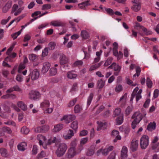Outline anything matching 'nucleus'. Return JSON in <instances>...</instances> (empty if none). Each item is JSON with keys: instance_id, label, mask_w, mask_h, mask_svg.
I'll return each instance as SVG.
<instances>
[{"instance_id": "f257e3e1", "label": "nucleus", "mask_w": 159, "mask_h": 159, "mask_svg": "<svg viewBox=\"0 0 159 159\" xmlns=\"http://www.w3.org/2000/svg\"><path fill=\"white\" fill-rule=\"evenodd\" d=\"M50 105L49 100L45 99L40 103V107L43 109V112L45 114H50L52 112L53 109L52 107H49Z\"/></svg>"}, {"instance_id": "f03ea898", "label": "nucleus", "mask_w": 159, "mask_h": 159, "mask_svg": "<svg viewBox=\"0 0 159 159\" xmlns=\"http://www.w3.org/2000/svg\"><path fill=\"white\" fill-rule=\"evenodd\" d=\"M57 149L56 153L58 157L62 156L65 153L67 148V145L65 143H61L57 145Z\"/></svg>"}, {"instance_id": "7ed1b4c3", "label": "nucleus", "mask_w": 159, "mask_h": 159, "mask_svg": "<svg viewBox=\"0 0 159 159\" xmlns=\"http://www.w3.org/2000/svg\"><path fill=\"white\" fill-rule=\"evenodd\" d=\"M149 144V138L146 135H143L140 138V145L142 149H146Z\"/></svg>"}, {"instance_id": "20e7f679", "label": "nucleus", "mask_w": 159, "mask_h": 159, "mask_svg": "<svg viewBox=\"0 0 159 159\" xmlns=\"http://www.w3.org/2000/svg\"><path fill=\"white\" fill-rule=\"evenodd\" d=\"M77 154L76 149L75 147H71L68 150L66 157L68 158L73 157Z\"/></svg>"}, {"instance_id": "39448f33", "label": "nucleus", "mask_w": 159, "mask_h": 159, "mask_svg": "<svg viewBox=\"0 0 159 159\" xmlns=\"http://www.w3.org/2000/svg\"><path fill=\"white\" fill-rule=\"evenodd\" d=\"M37 139L39 141V145H43L44 149H47V147L46 145H45L46 144L45 137L41 134H39L37 136Z\"/></svg>"}, {"instance_id": "423d86ee", "label": "nucleus", "mask_w": 159, "mask_h": 159, "mask_svg": "<svg viewBox=\"0 0 159 159\" xmlns=\"http://www.w3.org/2000/svg\"><path fill=\"white\" fill-rule=\"evenodd\" d=\"M74 135V131L71 129H69L68 131H64L62 134V136L65 139H70Z\"/></svg>"}, {"instance_id": "0eeeda50", "label": "nucleus", "mask_w": 159, "mask_h": 159, "mask_svg": "<svg viewBox=\"0 0 159 159\" xmlns=\"http://www.w3.org/2000/svg\"><path fill=\"white\" fill-rule=\"evenodd\" d=\"M139 89V88L137 87H136L135 89H134L131 95L130 101H132L133 100L135 96H136V101H138L139 99L141 98V94L137 93Z\"/></svg>"}, {"instance_id": "6e6552de", "label": "nucleus", "mask_w": 159, "mask_h": 159, "mask_svg": "<svg viewBox=\"0 0 159 159\" xmlns=\"http://www.w3.org/2000/svg\"><path fill=\"white\" fill-rule=\"evenodd\" d=\"M113 115L114 116H118V119H123V114L121 112V109L120 108H116L114 110Z\"/></svg>"}, {"instance_id": "1a4fd4ad", "label": "nucleus", "mask_w": 159, "mask_h": 159, "mask_svg": "<svg viewBox=\"0 0 159 159\" xmlns=\"http://www.w3.org/2000/svg\"><path fill=\"white\" fill-rule=\"evenodd\" d=\"M23 8L22 7L18 8V6L16 4H14L12 8L11 13H13L15 12L14 15L15 16H16L20 14Z\"/></svg>"}, {"instance_id": "9d476101", "label": "nucleus", "mask_w": 159, "mask_h": 159, "mask_svg": "<svg viewBox=\"0 0 159 159\" xmlns=\"http://www.w3.org/2000/svg\"><path fill=\"white\" fill-rule=\"evenodd\" d=\"M138 145V140L135 139H134L131 141L130 148L132 151H135L137 149Z\"/></svg>"}, {"instance_id": "9b49d317", "label": "nucleus", "mask_w": 159, "mask_h": 159, "mask_svg": "<svg viewBox=\"0 0 159 159\" xmlns=\"http://www.w3.org/2000/svg\"><path fill=\"white\" fill-rule=\"evenodd\" d=\"M88 141L87 138H83L80 140V144L79 148L78 149V152H80L83 149V146L86 144Z\"/></svg>"}, {"instance_id": "f8f14e48", "label": "nucleus", "mask_w": 159, "mask_h": 159, "mask_svg": "<svg viewBox=\"0 0 159 159\" xmlns=\"http://www.w3.org/2000/svg\"><path fill=\"white\" fill-rule=\"evenodd\" d=\"M39 93L37 91H32L29 93V98L33 100H36L39 97Z\"/></svg>"}, {"instance_id": "ddd939ff", "label": "nucleus", "mask_w": 159, "mask_h": 159, "mask_svg": "<svg viewBox=\"0 0 159 159\" xmlns=\"http://www.w3.org/2000/svg\"><path fill=\"white\" fill-rule=\"evenodd\" d=\"M30 75L32 80H36L37 79L39 76V71L36 69H35L30 72Z\"/></svg>"}, {"instance_id": "4468645a", "label": "nucleus", "mask_w": 159, "mask_h": 159, "mask_svg": "<svg viewBox=\"0 0 159 159\" xmlns=\"http://www.w3.org/2000/svg\"><path fill=\"white\" fill-rule=\"evenodd\" d=\"M91 4V1L88 0L79 4L78 6L79 8L81 9H85L88 6H90Z\"/></svg>"}, {"instance_id": "2eb2a0df", "label": "nucleus", "mask_w": 159, "mask_h": 159, "mask_svg": "<svg viewBox=\"0 0 159 159\" xmlns=\"http://www.w3.org/2000/svg\"><path fill=\"white\" fill-rule=\"evenodd\" d=\"M51 25L56 27L63 26L64 25V23L59 20L52 21L50 24Z\"/></svg>"}, {"instance_id": "dca6fc26", "label": "nucleus", "mask_w": 159, "mask_h": 159, "mask_svg": "<svg viewBox=\"0 0 159 159\" xmlns=\"http://www.w3.org/2000/svg\"><path fill=\"white\" fill-rule=\"evenodd\" d=\"M146 114H142L139 112H135L132 116V119H142L145 118Z\"/></svg>"}, {"instance_id": "f3484780", "label": "nucleus", "mask_w": 159, "mask_h": 159, "mask_svg": "<svg viewBox=\"0 0 159 159\" xmlns=\"http://www.w3.org/2000/svg\"><path fill=\"white\" fill-rule=\"evenodd\" d=\"M128 149L125 146H123L122 148L121 152V157L122 158H125L128 156Z\"/></svg>"}, {"instance_id": "a211bd4d", "label": "nucleus", "mask_w": 159, "mask_h": 159, "mask_svg": "<svg viewBox=\"0 0 159 159\" xmlns=\"http://www.w3.org/2000/svg\"><path fill=\"white\" fill-rule=\"evenodd\" d=\"M68 62V59L63 54H61L60 57V62L61 65H64Z\"/></svg>"}, {"instance_id": "6ab92c4d", "label": "nucleus", "mask_w": 159, "mask_h": 159, "mask_svg": "<svg viewBox=\"0 0 159 159\" xmlns=\"http://www.w3.org/2000/svg\"><path fill=\"white\" fill-rule=\"evenodd\" d=\"M50 64L48 62H46L43 63L42 71L43 73H46L48 71L50 67Z\"/></svg>"}, {"instance_id": "aec40b11", "label": "nucleus", "mask_w": 159, "mask_h": 159, "mask_svg": "<svg viewBox=\"0 0 159 159\" xmlns=\"http://www.w3.org/2000/svg\"><path fill=\"white\" fill-rule=\"evenodd\" d=\"M16 104L18 107L20 108L23 111H25L27 110V106L22 101H18Z\"/></svg>"}, {"instance_id": "412c9836", "label": "nucleus", "mask_w": 159, "mask_h": 159, "mask_svg": "<svg viewBox=\"0 0 159 159\" xmlns=\"http://www.w3.org/2000/svg\"><path fill=\"white\" fill-rule=\"evenodd\" d=\"M127 97V94L125 93L120 98L119 102L121 107H123L125 105Z\"/></svg>"}, {"instance_id": "4be33fe9", "label": "nucleus", "mask_w": 159, "mask_h": 159, "mask_svg": "<svg viewBox=\"0 0 159 159\" xmlns=\"http://www.w3.org/2000/svg\"><path fill=\"white\" fill-rule=\"evenodd\" d=\"M27 144L26 142H21L18 145L17 148L19 150L23 151L26 148Z\"/></svg>"}, {"instance_id": "5701e85b", "label": "nucleus", "mask_w": 159, "mask_h": 159, "mask_svg": "<svg viewBox=\"0 0 159 159\" xmlns=\"http://www.w3.org/2000/svg\"><path fill=\"white\" fill-rule=\"evenodd\" d=\"M70 127L76 133L78 130V122L77 120L73 121L70 124Z\"/></svg>"}, {"instance_id": "b1692460", "label": "nucleus", "mask_w": 159, "mask_h": 159, "mask_svg": "<svg viewBox=\"0 0 159 159\" xmlns=\"http://www.w3.org/2000/svg\"><path fill=\"white\" fill-rule=\"evenodd\" d=\"M0 154L3 157H7L9 156L7 150L4 148H0Z\"/></svg>"}, {"instance_id": "393cba45", "label": "nucleus", "mask_w": 159, "mask_h": 159, "mask_svg": "<svg viewBox=\"0 0 159 159\" xmlns=\"http://www.w3.org/2000/svg\"><path fill=\"white\" fill-rule=\"evenodd\" d=\"M97 123L98 125V126L97 129V131H99L102 129L105 128L107 127V124L105 122L102 123L98 121Z\"/></svg>"}, {"instance_id": "a878e982", "label": "nucleus", "mask_w": 159, "mask_h": 159, "mask_svg": "<svg viewBox=\"0 0 159 159\" xmlns=\"http://www.w3.org/2000/svg\"><path fill=\"white\" fill-rule=\"evenodd\" d=\"M63 128V125L59 124L54 126V128L52 129L53 132H57L60 131Z\"/></svg>"}, {"instance_id": "bb28decb", "label": "nucleus", "mask_w": 159, "mask_h": 159, "mask_svg": "<svg viewBox=\"0 0 159 159\" xmlns=\"http://www.w3.org/2000/svg\"><path fill=\"white\" fill-rule=\"evenodd\" d=\"M112 69H113L114 71L120 72L121 69V67L118 64H116L115 63H113L110 67Z\"/></svg>"}, {"instance_id": "cd10ccee", "label": "nucleus", "mask_w": 159, "mask_h": 159, "mask_svg": "<svg viewBox=\"0 0 159 159\" xmlns=\"http://www.w3.org/2000/svg\"><path fill=\"white\" fill-rule=\"evenodd\" d=\"M102 64L103 62L102 61H101L98 63H97L91 66L89 69V70L90 71H92L96 70V69H98L99 67H100V66Z\"/></svg>"}, {"instance_id": "c85d7f7f", "label": "nucleus", "mask_w": 159, "mask_h": 159, "mask_svg": "<svg viewBox=\"0 0 159 159\" xmlns=\"http://www.w3.org/2000/svg\"><path fill=\"white\" fill-rule=\"evenodd\" d=\"M102 51L100 50L99 51L97 52H96V56L97 57H96L94 61V62L96 63L99 61L100 60V57L102 53Z\"/></svg>"}, {"instance_id": "c756f323", "label": "nucleus", "mask_w": 159, "mask_h": 159, "mask_svg": "<svg viewBox=\"0 0 159 159\" xmlns=\"http://www.w3.org/2000/svg\"><path fill=\"white\" fill-rule=\"evenodd\" d=\"M81 36L84 39H88L89 37V33L86 31L82 30L81 33Z\"/></svg>"}, {"instance_id": "7c9ffc66", "label": "nucleus", "mask_w": 159, "mask_h": 159, "mask_svg": "<svg viewBox=\"0 0 159 159\" xmlns=\"http://www.w3.org/2000/svg\"><path fill=\"white\" fill-rule=\"evenodd\" d=\"M156 127V123L153 122L149 124L147 127V129L150 131H152L155 129Z\"/></svg>"}, {"instance_id": "2f4dec72", "label": "nucleus", "mask_w": 159, "mask_h": 159, "mask_svg": "<svg viewBox=\"0 0 159 159\" xmlns=\"http://www.w3.org/2000/svg\"><path fill=\"white\" fill-rule=\"evenodd\" d=\"M67 76L70 79H74L77 77V75L72 71H69L67 73Z\"/></svg>"}, {"instance_id": "473e14b6", "label": "nucleus", "mask_w": 159, "mask_h": 159, "mask_svg": "<svg viewBox=\"0 0 159 159\" xmlns=\"http://www.w3.org/2000/svg\"><path fill=\"white\" fill-rule=\"evenodd\" d=\"M11 4L10 3H7L2 8V11L3 13L7 12L10 9Z\"/></svg>"}, {"instance_id": "72a5a7b5", "label": "nucleus", "mask_w": 159, "mask_h": 159, "mask_svg": "<svg viewBox=\"0 0 159 159\" xmlns=\"http://www.w3.org/2000/svg\"><path fill=\"white\" fill-rule=\"evenodd\" d=\"M76 118V116L74 115H66L61 119H74Z\"/></svg>"}, {"instance_id": "f704fd0d", "label": "nucleus", "mask_w": 159, "mask_h": 159, "mask_svg": "<svg viewBox=\"0 0 159 159\" xmlns=\"http://www.w3.org/2000/svg\"><path fill=\"white\" fill-rule=\"evenodd\" d=\"M132 10L135 12L139 11L141 9V5H133L131 7Z\"/></svg>"}, {"instance_id": "c9c22d12", "label": "nucleus", "mask_w": 159, "mask_h": 159, "mask_svg": "<svg viewBox=\"0 0 159 159\" xmlns=\"http://www.w3.org/2000/svg\"><path fill=\"white\" fill-rule=\"evenodd\" d=\"M57 139L56 137H52L48 140L47 143H46V145L51 144L52 143H54L55 142L57 141Z\"/></svg>"}, {"instance_id": "e433bc0d", "label": "nucleus", "mask_w": 159, "mask_h": 159, "mask_svg": "<svg viewBox=\"0 0 159 159\" xmlns=\"http://www.w3.org/2000/svg\"><path fill=\"white\" fill-rule=\"evenodd\" d=\"M151 147L152 149L154 150L156 152L159 151V143L151 144Z\"/></svg>"}, {"instance_id": "4c0bfd02", "label": "nucleus", "mask_w": 159, "mask_h": 159, "mask_svg": "<svg viewBox=\"0 0 159 159\" xmlns=\"http://www.w3.org/2000/svg\"><path fill=\"white\" fill-rule=\"evenodd\" d=\"M107 151V150L105 148L98 150L97 151V153L98 154V155L100 152H101L103 155L104 156H107L108 153Z\"/></svg>"}, {"instance_id": "58836bf2", "label": "nucleus", "mask_w": 159, "mask_h": 159, "mask_svg": "<svg viewBox=\"0 0 159 159\" xmlns=\"http://www.w3.org/2000/svg\"><path fill=\"white\" fill-rule=\"evenodd\" d=\"M29 129L26 126L22 127L20 130L21 133L23 134H27L29 132Z\"/></svg>"}, {"instance_id": "ea45409f", "label": "nucleus", "mask_w": 159, "mask_h": 159, "mask_svg": "<svg viewBox=\"0 0 159 159\" xmlns=\"http://www.w3.org/2000/svg\"><path fill=\"white\" fill-rule=\"evenodd\" d=\"M93 96L94 94L93 93H90L87 99V105H88L89 106L90 105L93 99Z\"/></svg>"}, {"instance_id": "a19ab883", "label": "nucleus", "mask_w": 159, "mask_h": 159, "mask_svg": "<svg viewBox=\"0 0 159 159\" xmlns=\"http://www.w3.org/2000/svg\"><path fill=\"white\" fill-rule=\"evenodd\" d=\"M57 72V69L55 68L52 67L49 70V73L50 75H54L56 74Z\"/></svg>"}, {"instance_id": "79ce46f5", "label": "nucleus", "mask_w": 159, "mask_h": 159, "mask_svg": "<svg viewBox=\"0 0 159 159\" xmlns=\"http://www.w3.org/2000/svg\"><path fill=\"white\" fill-rule=\"evenodd\" d=\"M104 82L102 80H100L98 81L97 82V86L99 88H102L104 85Z\"/></svg>"}, {"instance_id": "37998d69", "label": "nucleus", "mask_w": 159, "mask_h": 159, "mask_svg": "<svg viewBox=\"0 0 159 159\" xmlns=\"http://www.w3.org/2000/svg\"><path fill=\"white\" fill-rule=\"evenodd\" d=\"M123 90V87L120 84L116 85L115 88V91L116 92L119 93L122 91Z\"/></svg>"}, {"instance_id": "c03bdc74", "label": "nucleus", "mask_w": 159, "mask_h": 159, "mask_svg": "<svg viewBox=\"0 0 159 159\" xmlns=\"http://www.w3.org/2000/svg\"><path fill=\"white\" fill-rule=\"evenodd\" d=\"M94 152V149L89 148L86 154L88 156H91L93 155Z\"/></svg>"}, {"instance_id": "a18cd8bd", "label": "nucleus", "mask_w": 159, "mask_h": 159, "mask_svg": "<svg viewBox=\"0 0 159 159\" xmlns=\"http://www.w3.org/2000/svg\"><path fill=\"white\" fill-rule=\"evenodd\" d=\"M140 28L141 29L143 30V32L147 35L150 34H152L151 31H147V30L142 26H139Z\"/></svg>"}, {"instance_id": "49530a36", "label": "nucleus", "mask_w": 159, "mask_h": 159, "mask_svg": "<svg viewBox=\"0 0 159 159\" xmlns=\"http://www.w3.org/2000/svg\"><path fill=\"white\" fill-rule=\"evenodd\" d=\"M56 44L55 42H50L48 44V48L50 50L54 49L56 46Z\"/></svg>"}, {"instance_id": "de8ad7c7", "label": "nucleus", "mask_w": 159, "mask_h": 159, "mask_svg": "<svg viewBox=\"0 0 159 159\" xmlns=\"http://www.w3.org/2000/svg\"><path fill=\"white\" fill-rule=\"evenodd\" d=\"M140 120H134L132 123V127L133 129H134L136 125L140 122Z\"/></svg>"}, {"instance_id": "09e8293b", "label": "nucleus", "mask_w": 159, "mask_h": 159, "mask_svg": "<svg viewBox=\"0 0 159 159\" xmlns=\"http://www.w3.org/2000/svg\"><path fill=\"white\" fill-rule=\"evenodd\" d=\"M116 153L115 152H112L108 156L107 159H115Z\"/></svg>"}, {"instance_id": "8fccbe9b", "label": "nucleus", "mask_w": 159, "mask_h": 159, "mask_svg": "<svg viewBox=\"0 0 159 159\" xmlns=\"http://www.w3.org/2000/svg\"><path fill=\"white\" fill-rule=\"evenodd\" d=\"M29 59L32 61H34L37 60V56L34 54H31L29 56Z\"/></svg>"}, {"instance_id": "3c124183", "label": "nucleus", "mask_w": 159, "mask_h": 159, "mask_svg": "<svg viewBox=\"0 0 159 159\" xmlns=\"http://www.w3.org/2000/svg\"><path fill=\"white\" fill-rule=\"evenodd\" d=\"M112 59L111 57H109L105 62L104 65L105 66H107L110 65L111 63Z\"/></svg>"}, {"instance_id": "603ef678", "label": "nucleus", "mask_w": 159, "mask_h": 159, "mask_svg": "<svg viewBox=\"0 0 159 159\" xmlns=\"http://www.w3.org/2000/svg\"><path fill=\"white\" fill-rule=\"evenodd\" d=\"M152 81L149 78L147 77V85L148 87L149 88H151L152 86Z\"/></svg>"}, {"instance_id": "864d4df0", "label": "nucleus", "mask_w": 159, "mask_h": 159, "mask_svg": "<svg viewBox=\"0 0 159 159\" xmlns=\"http://www.w3.org/2000/svg\"><path fill=\"white\" fill-rule=\"evenodd\" d=\"M4 124L6 125H11L14 126H15L16 125L15 122L12 121L11 120H9L7 122H5Z\"/></svg>"}, {"instance_id": "5fc2aeb1", "label": "nucleus", "mask_w": 159, "mask_h": 159, "mask_svg": "<svg viewBox=\"0 0 159 159\" xmlns=\"http://www.w3.org/2000/svg\"><path fill=\"white\" fill-rule=\"evenodd\" d=\"M81 110V107L78 105H76L74 107V111L75 113H79Z\"/></svg>"}, {"instance_id": "6e6d98bb", "label": "nucleus", "mask_w": 159, "mask_h": 159, "mask_svg": "<svg viewBox=\"0 0 159 159\" xmlns=\"http://www.w3.org/2000/svg\"><path fill=\"white\" fill-rule=\"evenodd\" d=\"M51 5L50 4H45L43 5L42 7V10H43L50 9L51 8Z\"/></svg>"}, {"instance_id": "4d7b16f0", "label": "nucleus", "mask_w": 159, "mask_h": 159, "mask_svg": "<svg viewBox=\"0 0 159 159\" xmlns=\"http://www.w3.org/2000/svg\"><path fill=\"white\" fill-rule=\"evenodd\" d=\"M23 77L21 75L18 74L16 77V80L19 82H21L23 80Z\"/></svg>"}, {"instance_id": "13d9d810", "label": "nucleus", "mask_w": 159, "mask_h": 159, "mask_svg": "<svg viewBox=\"0 0 159 159\" xmlns=\"http://www.w3.org/2000/svg\"><path fill=\"white\" fill-rule=\"evenodd\" d=\"M38 149L37 146L36 145H34L33 146L32 154L33 155H36L38 152Z\"/></svg>"}, {"instance_id": "bf43d9fd", "label": "nucleus", "mask_w": 159, "mask_h": 159, "mask_svg": "<svg viewBox=\"0 0 159 159\" xmlns=\"http://www.w3.org/2000/svg\"><path fill=\"white\" fill-rule=\"evenodd\" d=\"M25 68V66L24 64L21 63L19 66L18 72L19 73H21L23 69Z\"/></svg>"}, {"instance_id": "052dcab7", "label": "nucleus", "mask_w": 159, "mask_h": 159, "mask_svg": "<svg viewBox=\"0 0 159 159\" xmlns=\"http://www.w3.org/2000/svg\"><path fill=\"white\" fill-rule=\"evenodd\" d=\"M11 17L9 16L7 19H3L1 20V23L2 25H6L11 19Z\"/></svg>"}, {"instance_id": "680f3d73", "label": "nucleus", "mask_w": 159, "mask_h": 159, "mask_svg": "<svg viewBox=\"0 0 159 159\" xmlns=\"http://www.w3.org/2000/svg\"><path fill=\"white\" fill-rule=\"evenodd\" d=\"M105 10L107 11V13L110 15H112L114 14V11L111 8H106Z\"/></svg>"}, {"instance_id": "e2e57ef3", "label": "nucleus", "mask_w": 159, "mask_h": 159, "mask_svg": "<svg viewBox=\"0 0 159 159\" xmlns=\"http://www.w3.org/2000/svg\"><path fill=\"white\" fill-rule=\"evenodd\" d=\"M45 156L44 152L43 151H42L40 153L38 154L37 156V159H41Z\"/></svg>"}, {"instance_id": "0e129e2a", "label": "nucleus", "mask_w": 159, "mask_h": 159, "mask_svg": "<svg viewBox=\"0 0 159 159\" xmlns=\"http://www.w3.org/2000/svg\"><path fill=\"white\" fill-rule=\"evenodd\" d=\"M158 140L159 138L158 136H154L152 140L151 144L157 143Z\"/></svg>"}, {"instance_id": "69168bd1", "label": "nucleus", "mask_w": 159, "mask_h": 159, "mask_svg": "<svg viewBox=\"0 0 159 159\" xmlns=\"http://www.w3.org/2000/svg\"><path fill=\"white\" fill-rule=\"evenodd\" d=\"M88 134V131L86 130H83L80 132L79 135L80 136H84Z\"/></svg>"}, {"instance_id": "338daca9", "label": "nucleus", "mask_w": 159, "mask_h": 159, "mask_svg": "<svg viewBox=\"0 0 159 159\" xmlns=\"http://www.w3.org/2000/svg\"><path fill=\"white\" fill-rule=\"evenodd\" d=\"M83 63V62L82 61H76L74 64L73 65L74 66H81Z\"/></svg>"}, {"instance_id": "774afa93", "label": "nucleus", "mask_w": 159, "mask_h": 159, "mask_svg": "<svg viewBox=\"0 0 159 159\" xmlns=\"http://www.w3.org/2000/svg\"><path fill=\"white\" fill-rule=\"evenodd\" d=\"M31 38V36L28 34H25V35L23 41L24 42H26L28 41Z\"/></svg>"}]
</instances>
